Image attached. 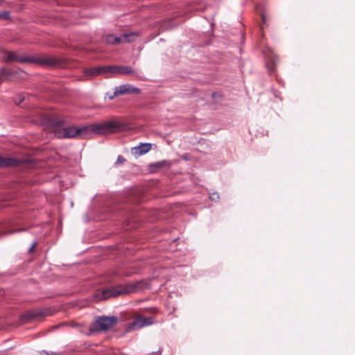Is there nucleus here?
I'll return each mask as SVG.
<instances>
[{
	"label": "nucleus",
	"instance_id": "obj_1",
	"mask_svg": "<svg viewBox=\"0 0 355 355\" xmlns=\"http://www.w3.org/2000/svg\"><path fill=\"white\" fill-rule=\"evenodd\" d=\"M44 122L47 128L53 132L55 137L58 138H73L76 137L85 138L91 132L104 134L114 132L121 130V125L112 121L81 128L66 127L63 125L62 121L57 116L45 117Z\"/></svg>",
	"mask_w": 355,
	"mask_h": 355
},
{
	"label": "nucleus",
	"instance_id": "obj_2",
	"mask_svg": "<svg viewBox=\"0 0 355 355\" xmlns=\"http://www.w3.org/2000/svg\"><path fill=\"white\" fill-rule=\"evenodd\" d=\"M139 283L128 284L125 285H119L116 287L108 288L102 291H98L96 293L95 297L97 300H102L110 297H116L121 295L129 294L132 292L137 291Z\"/></svg>",
	"mask_w": 355,
	"mask_h": 355
},
{
	"label": "nucleus",
	"instance_id": "obj_3",
	"mask_svg": "<svg viewBox=\"0 0 355 355\" xmlns=\"http://www.w3.org/2000/svg\"><path fill=\"white\" fill-rule=\"evenodd\" d=\"M132 70L128 67L119 66H102L94 68L85 69L84 73L85 76H95L98 75H114V74H128L132 73Z\"/></svg>",
	"mask_w": 355,
	"mask_h": 355
},
{
	"label": "nucleus",
	"instance_id": "obj_4",
	"mask_svg": "<svg viewBox=\"0 0 355 355\" xmlns=\"http://www.w3.org/2000/svg\"><path fill=\"white\" fill-rule=\"evenodd\" d=\"M116 323L115 317L103 316L98 318L92 325V331H105L112 328Z\"/></svg>",
	"mask_w": 355,
	"mask_h": 355
},
{
	"label": "nucleus",
	"instance_id": "obj_5",
	"mask_svg": "<svg viewBox=\"0 0 355 355\" xmlns=\"http://www.w3.org/2000/svg\"><path fill=\"white\" fill-rule=\"evenodd\" d=\"M154 323L153 318H144L141 315H136L134 320L128 324V331H135Z\"/></svg>",
	"mask_w": 355,
	"mask_h": 355
},
{
	"label": "nucleus",
	"instance_id": "obj_6",
	"mask_svg": "<svg viewBox=\"0 0 355 355\" xmlns=\"http://www.w3.org/2000/svg\"><path fill=\"white\" fill-rule=\"evenodd\" d=\"M5 60L7 61H19L21 62H40V60L29 58L25 55H18L16 52H7L5 54Z\"/></svg>",
	"mask_w": 355,
	"mask_h": 355
},
{
	"label": "nucleus",
	"instance_id": "obj_7",
	"mask_svg": "<svg viewBox=\"0 0 355 355\" xmlns=\"http://www.w3.org/2000/svg\"><path fill=\"white\" fill-rule=\"evenodd\" d=\"M139 92V89L131 85L126 84L116 87L114 92V95L110 96L108 98L110 99H112L114 96L118 95H122L125 94H138Z\"/></svg>",
	"mask_w": 355,
	"mask_h": 355
},
{
	"label": "nucleus",
	"instance_id": "obj_8",
	"mask_svg": "<svg viewBox=\"0 0 355 355\" xmlns=\"http://www.w3.org/2000/svg\"><path fill=\"white\" fill-rule=\"evenodd\" d=\"M151 148V145L148 143L141 144L137 147L132 149V153L137 155H141L148 153Z\"/></svg>",
	"mask_w": 355,
	"mask_h": 355
},
{
	"label": "nucleus",
	"instance_id": "obj_9",
	"mask_svg": "<svg viewBox=\"0 0 355 355\" xmlns=\"http://www.w3.org/2000/svg\"><path fill=\"white\" fill-rule=\"evenodd\" d=\"M103 42L108 44H119L122 42V38L120 37H116L112 34L104 35L102 37Z\"/></svg>",
	"mask_w": 355,
	"mask_h": 355
},
{
	"label": "nucleus",
	"instance_id": "obj_10",
	"mask_svg": "<svg viewBox=\"0 0 355 355\" xmlns=\"http://www.w3.org/2000/svg\"><path fill=\"white\" fill-rule=\"evenodd\" d=\"M138 37V34L136 32H130L129 33L123 34L120 37L122 38V42H134Z\"/></svg>",
	"mask_w": 355,
	"mask_h": 355
},
{
	"label": "nucleus",
	"instance_id": "obj_11",
	"mask_svg": "<svg viewBox=\"0 0 355 355\" xmlns=\"http://www.w3.org/2000/svg\"><path fill=\"white\" fill-rule=\"evenodd\" d=\"M17 161L11 158H3L0 157V166H10L17 165Z\"/></svg>",
	"mask_w": 355,
	"mask_h": 355
},
{
	"label": "nucleus",
	"instance_id": "obj_12",
	"mask_svg": "<svg viewBox=\"0 0 355 355\" xmlns=\"http://www.w3.org/2000/svg\"><path fill=\"white\" fill-rule=\"evenodd\" d=\"M169 166H170L169 162L166 160L157 162L153 164V166H155L156 168H166V167H168Z\"/></svg>",
	"mask_w": 355,
	"mask_h": 355
},
{
	"label": "nucleus",
	"instance_id": "obj_13",
	"mask_svg": "<svg viewBox=\"0 0 355 355\" xmlns=\"http://www.w3.org/2000/svg\"><path fill=\"white\" fill-rule=\"evenodd\" d=\"M209 198L213 201H217L219 199V194L217 192H212L209 193Z\"/></svg>",
	"mask_w": 355,
	"mask_h": 355
},
{
	"label": "nucleus",
	"instance_id": "obj_14",
	"mask_svg": "<svg viewBox=\"0 0 355 355\" xmlns=\"http://www.w3.org/2000/svg\"><path fill=\"white\" fill-rule=\"evenodd\" d=\"M6 16H7V12H0V19L6 17Z\"/></svg>",
	"mask_w": 355,
	"mask_h": 355
},
{
	"label": "nucleus",
	"instance_id": "obj_15",
	"mask_svg": "<svg viewBox=\"0 0 355 355\" xmlns=\"http://www.w3.org/2000/svg\"><path fill=\"white\" fill-rule=\"evenodd\" d=\"M212 96H213V98H216V97H220V98L221 97L220 94H213Z\"/></svg>",
	"mask_w": 355,
	"mask_h": 355
},
{
	"label": "nucleus",
	"instance_id": "obj_16",
	"mask_svg": "<svg viewBox=\"0 0 355 355\" xmlns=\"http://www.w3.org/2000/svg\"><path fill=\"white\" fill-rule=\"evenodd\" d=\"M4 76V71L2 70L0 71V79L1 78L2 76Z\"/></svg>",
	"mask_w": 355,
	"mask_h": 355
},
{
	"label": "nucleus",
	"instance_id": "obj_17",
	"mask_svg": "<svg viewBox=\"0 0 355 355\" xmlns=\"http://www.w3.org/2000/svg\"><path fill=\"white\" fill-rule=\"evenodd\" d=\"M24 97L21 98V97L20 96V98H19V103H18V104L21 103L24 101Z\"/></svg>",
	"mask_w": 355,
	"mask_h": 355
},
{
	"label": "nucleus",
	"instance_id": "obj_18",
	"mask_svg": "<svg viewBox=\"0 0 355 355\" xmlns=\"http://www.w3.org/2000/svg\"><path fill=\"white\" fill-rule=\"evenodd\" d=\"M261 18H262V21H263V23H265V22H266V18H265V17H264L263 15H262Z\"/></svg>",
	"mask_w": 355,
	"mask_h": 355
},
{
	"label": "nucleus",
	"instance_id": "obj_19",
	"mask_svg": "<svg viewBox=\"0 0 355 355\" xmlns=\"http://www.w3.org/2000/svg\"><path fill=\"white\" fill-rule=\"evenodd\" d=\"M45 63H47V64H51V62L49 61V60H46L44 62Z\"/></svg>",
	"mask_w": 355,
	"mask_h": 355
},
{
	"label": "nucleus",
	"instance_id": "obj_20",
	"mask_svg": "<svg viewBox=\"0 0 355 355\" xmlns=\"http://www.w3.org/2000/svg\"><path fill=\"white\" fill-rule=\"evenodd\" d=\"M35 246V243L33 245L31 250Z\"/></svg>",
	"mask_w": 355,
	"mask_h": 355
},
{
	"label": "nucleus",
	"instance_id": "obj_21",
	"mask_svg": "<svg viewBox=\"0 0 355 355\" xmlns=\"http://www.w3.org/2000/svg\"><path fill=\"white\" fill-rule=\"evenodd\" d=\"M44 355H49V354L46 352H44Z\"/></svg>",
	"mask_w": 355,
	"mask_h": 355
}]
</instances>
